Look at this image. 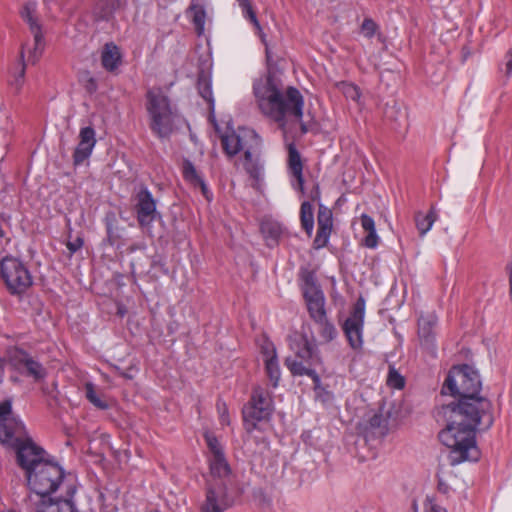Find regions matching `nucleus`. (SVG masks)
I'll return each mask as SVG.
<instances>
[{
	"mask_svg": "<svg viewBox=\"0 0 512 512\" xmlns=\"http://www.w3.org/2000/svg\"><path fill=\"white\" fill-rule=\"evenodd\" d=\"M262 146V139L255 130L248 127L230 129L226 124V155L243 151L239 165H242L257 190L261 189L264 180V163L260 157Z\"/></svg>",
	"mask_w": 512,
	"mask_h": 512,
	"instance_id": "7ed1b4c3",
	"label": "nucleus"
},
{
	"mask_svg": "<svg viewBox=\"0 0 512 512\" xmlns=\"http://www.w3.org/2000/svg\"><path fill=\"white\" fill-rule=\"evenodd\" d=\"M317 233L314 239V246L320 249L327 245L333 227L332 212L329 208L320 205L317 215Z\"/></svg>",
	"mask_w": 512,
	"mask_h": 512,
	"instance_id": "a211bd4d",
	"label": "nucleus"
},
{
	"mask_svg": "<svg viewBox=\"0 0 512 512\" xmlns=\"http://www.w3.org/2000/svg\"><path fill=\"white\" fill-rule=\"evenodd\" d=\"M219 481V484L213 485L208 482L206 490V499L201 506V512H221V505L219 501V495L222 491V477L214 478Z\"/></svg>",
	"mask_w": 512,
	"mask_h": 512,
	"instance_id": "393cba45",
	"label": "nucleus"
},
{
	"mask_svg": "<svg viewBox=\"0 0 512 512\" xmlns=\"http://www.w3.org/2000/svg\"><path fill=\"white\" fill-rule=\"evenodd\" d=\"M273 410L271 395L262 387L253 390L251 399L243 408V419L248 439L256 442L260 450L268 448L266 430Z\"/></svg>",
	"mask_w": 512,
	"mask_h": 512,
	"instance_id": "39448f33",
	"label": "nucleus"
},
{
	"mask_svg": "<svg viewBox=\"0 0 512 512\" xmlns=\"http://www.w3.org/2000/svg\"><path fill=\"white\" fill-rule=\"evenodd\" d=\"M338 88L347 99H350V100L355 101L356 103H359L361 93H360L359 88L356 85L349 83V82H340L338 84Z\"/></svg>",
	"mask_w": 512,
	"mask_h": 512,
	"instance_id": "c9c22d12",
	"label": "nucleus"
},
{
	"mask_svg": "<svg viewBox=\"0 0 512 512\" xmlns=\"http://www.w3.org/2000/svg\"><path fill=\"white\" fill-rule=\"evenodd\" d=\"M11 402L4 401L0 404V421L6 418H10L9 415L11 413Z\"/></svg>",
	"mask_w": 512,
	"mask_h": 512,
	"instance_id": "a18cd8bd",
	"label": "nucleus"
},
{
	"mask_svg": "<svg viewBox=\"0 0 512 512\" xmlns=\"http://www.w3.org/2000/svg\"><path fill=\"white\" fill-rule=\"evenodd\" d=\"M30 436L25 425L18 419L10 417L0 421V440L13 449Z\"/></svg>",
	"mask_w": 512,
	"mask_h": 512,
	"instance_id": "4468645a",
	"label": "nucleus"
},
{
	"mask_svg": "<svg viewBox=\"0 0 512 512\" xmlns=\"http://www.w3.org/2000/svg\"><path fill=\"white\" fill-rule=\"evenodd\" d=\"M85 395L89 402L92 403L95 407L102 410L108 408L107 402L102 400L100 396L97 394L95 390V385L93 383L87 382L85 384Z\"/></svg>",
	"mask_w": 512,
	"mask_h": 512,
	"instance_id": "f704fd0d",
	"label": "nucleus"
},
{
	"mask_svg": "<svg viewBox=\"0 0 512 512\" xmlns=\"http://www.w3.org/2000/svg\"><path fill=\"white\" fill-rule=\"evenodd\" d=\"M302 292L309 315L312 319L319 318L326 314L324 293L312 274H308L304 277Z\"/></svg>",
	"mask_w": 512,
	"mask_h": 512,
	"instance_id": "9b49d317",
	"label": "nucleus"
},
{
	"mask_svg": "<svg viewBox=\"0 0 512 512\" xmlns=\"http://www.w3.org/2000/svg\"><path fill=\"white\" fill-rule=\"evenodd\" d=\"M318 361L319 358L314 351V346L305 340L304 346L297 352L296 358H287L285 364L293 375H307L313 380V375L318 374L315 370L311 369L310 366L316 364Z\"/></svg>",
	"mask_w": 512,
	"mask_h": 512,
	"instance_id": "f8f14e48",
	"label": "nucleus"
},
{
	"mask_svg": "<svg viewBox=\"0 0 512 512\" xmlns=\"http://www.w3.org/2000/svg\"><path fill=\"white\" fill-rule=\"evenodd\" d=\"M300 221L303 229L311 236L314 228V211L309 201H303L301 204Z\"/></svg>",
	"mask_w": 512,
	"mask_h": 512,
	"instance_id": "473e14b6",
	"label": "nucleus"
},
{
	"mask_svg": "<svg viewBox=\"0 0 512 512\" xmlns=\"http://www.w3.org/2000/svg\"><path fill=\"white\" fill-rule=\"evenodd\" d=\"M378 28L373 19L365 18L361 24L360 32L364 37L371 39L378 32Z\"/></svg>",
	"mask_w": 512,
	"mask_h": 512,
	"instance_id": "e433bc0d",
	"label": "nucleus"
},
{
	"mask_svg": "<svg viewBox=\"0 0 512 512\" xmlns=\"http://www.w3.org/2000/svg\"><path fill=\"white\" fill-rule=\"evenodd\" d=\"M95 130L90 127H83L79 132V143L73 153L74 165H81L87 160L96 145Z\"/></svg>",
	"mask_w": 512,
	"mask_h": 512,
	"instance_id": "f3484780",
	"label": "nucleus"
},
{
	"mask_svg": "<svg viewBox=\"0 0 512 512\" xmlns=\"http://www.w3.org/2000/svg\"><path fill=\"white\" fill-rule=\"evenodd\" d=\"M187 16L194 24L196 33L200 36L204 32L206 12L202 5L192 2L187 9Z\"/></svg>",
	"mask_w": 512,
	"mask_h": 512,
	"instance_id": "7c9ffc66",
	"label": "nucleus"
},
{
	"mask_svg": "<svg viewBox=\"0 0 512 512\" xmlns=\"http://www.w3.org/2000/svg\"><path fill=\"white\" fill-rule=\"evenodd\" d=\"M370 424L372 427H380L381 426V416L374 415L370 420Z\"/></svg>",
	"mask_w": 512,
	"mask_h": 512,
	"instance_id": "09e8293b",
	"label": "nucleus"
},
{
	"mask_svg": "<svg viewBox=\"0 0 512 512\" xmlns=\"http://www.w3.org/2000/svg\"><path fill=\"white\" fill-rule=\"evenodd\" d=\"M225 469H226V473H227V472L229 471V467H228V465H227V464H226V466H225Z\"/></svg>",
	"mask_w": 512,
	"mask_h": 512,
	"instance_id": "864d4df0",
	"label": "nucleus"
},
{
	"mask_svg": "<svg viewBox=\"0 0 512 512\" xmlns=\"http://www.w3.org/2000/svg\"><path fill=\"white\" fill-rule=\"evenodd\" d=\"M508 269H509V284H510V288H511V291H512V264H510L508 266Z\"/></svg>",
	"mask_w": 512,
	"mask_h": 512,
	"instance_id": "8fccbe9b",
	"label": "nucleus"
},
{
	"mask_svg": "<svg viewBox=\"0 0 512 512\" xmlns=\"http://www.w3.org/2000/svg\"><path fill=\"white\" fill-rule=\"evenodd\" d=\"M0 275L13 295L24 294L33 284L28 268L19 259L6 256L0 263Z\"/></svg>",
	"mask_w": 512,
	"mask_h": 512,
	"instance_id": "6e6552de",
	"label": "nucleus"
},
{
	"mask_svg": "<svg viewBox=\"0 0 512 512\" xmlns=\"http://www.w3.org/2000/svg\"><path fill=\"white\" fill-rule=\"evenodd\" d=\"M388 384L393 388L401 389L404 387L405 381L396 370L391 369L388 375Z\"/></svg>",
	"mask_w": 512,
	"mask_h": 512,
	"instance_id": "58836bf2",
	"label": "nucleus"
},
{
	"mask_svg": "<svg viewBox=\"0 0 512 512\" xmlns=\"http://www.w3.org/2000/svg\"><path fill=\"white\" fill-rule=\"evenodd\" d=\"M365 308L366 301L364 297L360 296L354 303L349 316L342 324L347 341L354 350L361 349L363 346Z\"/></svg>",
	"mask_w": 512,
	"mask_h": 512,
	"instance_id": "1a4fd4ad",
	"label": "nucleus"
},
{
	"mask_svg": "<svg viewBox=\"0 0 512 512\" xmlns=\"http://www.w3.org/2000/svg\"><path fill=\"white\" fill-rule=\"evenodd\" d=\"M205 440L209 447L212 456L210 458V476L212 478H221L224 472V457L221 451L220 443L218 439L211 433L206 432Z\"/></svg>",
	"mask_w": 512,
	"mask_h": 512,
	"instance_id": "aec40b11",
	"label": "nucleus"
},
{
	"mask_svg": "<svg viewBox=\"0 0 512 512\" xmlns=\"http://www.w3.org/2000/svg\"><path fill=\"white\" fill-rule=\"evenodd\" d=\"M135 200V211L139 225L149 227L159 217L155 199L146 187H142L137 192Z\"/></svg>",
	"mask_w": 512,
	"mask_h": 512,
	"instance_id": "ddd939ff",
	"label": "nucleus"
},
{
	"mask_svg": "<svg viewBox=\"0 0 512 512\" xmlns=\"http://www.w3.org/2000/svg\"><path fill=\"white\" fill-rule=\"evenodd\" d=\"M313 320L317 324L318 332L324 341L330 342L336 338L337 329L335 325L328 319L327 313Z\"/></svg>",
	"mask_w": 512,
	"mask_h": 512,
	"instance_id": "2f4dec72",
	"label": "nucleus"
},
{
	"mask_svg": "<svg viewBox=\"0 0 512 512\" xmlns=\"http://www.w3.org/2000/svg\"><path fill=\"white\" fill-rule=\"evenodd\" d=\"M28 485L38 498L47 497L55 492L64 479V471L52 459L42 462L40 466L26 475Z\"/></svg>",
	"mask_w": 512,
	"mask_h": 512,
	"instance_id": "0eeeda50",
	"label": "nucleus"
},
{
	"mask_svg": "<svg viewBox=\"0 0 512 512\" xmlns=\"http://www.w3.org/2000/svg\"><path fill=\"white\" fill-rule=\"evenodd\" d=\"M479 412H471L469 405L443 407L446 426L439 432L440 442L449 449L452 465L465 461H477L480 451L476 444V430L489 429L494 422L491 402H480Z\"/></svg>",
	"mask_w": 512,
	"mask_h": 512,
	"instance_id": "f257e3e1",
	"label": "nucleus"
},
{
	"mask_svg": "<svg viewBox=\"0 0 512 512\" xmlns=\"http://www.w3.org/2000/svg\"><path fill=\"white\" fill-rule=\"evenodd\" d=\"M208 120H209L210 124L213 126L216 137L219 139L220 144H221L222 148L224 149V132L222 131L220 125L216 121L213 112L210 113Z\"/></svg>",
	"mask_w": 512,
	"mask_h": 512,
	"instance_id": "a19ab883",
	"label": "nucleus"
},
{
	"mask_svg": "<svg viewBox=\"0 0 512 512\" xmlns=\"http://www.w3.org/2000/svg\"><path fill=\"white\" fill-rule=\"evenodd\" d=\"M89 84H90L92 90L96 89V82H95V80L93 78H91L89 80Z\"/></svg>",
	"mask_w": 512,
	"mask_h": 512,
	"instance_id": "3c124183",
	"label": "nucleus"
},
{
	"mask_svg": "<svg viewBox=\"0 0 512 512\" xmlns=\"http://www.w3.org/2000/svg\"><path fill=\"white\" fill-rule=\"evenodd\" d=\"M308 197L313 201L318 200L320 198V190H319L318 185H315L313 187V189L310 191Z\"/></svg>",
	"mask_w": 512,
	"mask_h": 512,
	"instance_id": "de8ad7c7",
	"label": "nucleus"
},
{
	"mask_svg": "<svg viewBox=\"0 0 512 512\" xmlns=\"http://www.w3.org/2000/svg\"><path fill=\"white\" fill-rule=\"evenodd\" d=\"M25 22L29 25V29L34 37V48L29 56V60H31L32 63H35L41 55L44 46L42 27L38 21L36 13L26 19Z\"/></svg>",
	"mask_w": 512,
	"mask_h": 512,
	"instance_id": "a878e982",
	"label": "nucleus"
},
{
	"mask_svg": "<svg viewBox=\"0 0 512 512\" xmlns=\"http://www.w3.org/2000/svg\"><path fill=\"white\" fill-rule=\"evenodd\" d=\"M438 219L436 210L432 207L428 213L419 211L415 214V224L421 237L425 236Z\"/></svg>",
	"mask_w": 512,
	"mask_h": 512,
	"instance_id": "c756f323",
	"label": "nucleus"
},
{
	"mask_svg": "<svg viewBox=\"0 0 512 512\" xmlns=\"http://www.w3.org/2000/svg\"><path fill=\"white\" fill-rule=\"evenodd\" d=\"M360 222L363 230L367 233L363 239V245L370 249H375L379 244V236L376 232L375 221L367 214H362Z\"/></svg>",
	"mask_w": 512,
	"mask_h": 512,
	"instance_id": "c85d7f7f",
	"label": "nucleus"
},
{
	"mask_svg": "<svg viewBox=\"0 0 512 512\" xmlns=\"http://www.w3.org/2000/svg\"><path fill=\"white\" fill-rule=\"evenodd\" d=\"M288 174L292 188L305 196L303 164L299 152L293 145L289 146L288 151Z\"/></svg>",
	"mask_w": 512,
	"mask_h": 512,
	"instance_id": "dca6fc26",
	"label": "nucleus"
},
{
	"mask_svg": "<svg viewBox=\"0 0 512 512\" xmlns=\"http://www.w3.org/2000/svg\"><path fill=\"white\" fill-rule=\"evenodd\" d=\"M149 128L160 139L169 138L174 132L178 111L162 88H150L145 95Z\"/></svg>",
	"mask_w": 512,
	"mask_h": 512,
	"instance_id": "423d86ee",
	"label": "nucleus"
},
{
	"mask_svg": "<svg viewBox=\"0 0 512 512\" xmlns=\"http://www.w3.org/2000/svg\"><path fill=\"white\" fill-rule=\"evenodd\" d=\"M438 318L434 312L421 315L418 320V335L422 344L430 346L435 339Z\"/></svg>",
	"mask_w": 512,
	"mask_h": 512,
	"instance_id": "412c9836",
	"label": "nucleus"
},
{
	"mask_svg": "<svg viewBox=\"0 0 512 512\" xmlns=\"http://www.w3.org/2000/svg\"><path fill=\"white\" fill-rule=\"evenodd\" d=\"M12 360L19 370L25 373V375L32 377L35 381L45 378L46 369L26 351L22 349L15 350Z\"/></svg>",
	"mask_w": 512,
	"mask_h": 512,
	"instance_id": "2eb2a0df",
	"label": "nucleus"
},
{
	"mask_svg": "<svg viewBox=\"0 0 512 512\" xmlns=\"http://www.w3.org/2000/svg\"><path fill=\"white\" fill-rule=\"evenodd\" d=\"M198 88H199L201 96L206 100H210L211 89H210L209 84L206 81H199Z\"/></svg>",
	"mask_w": 512,
	"mask_h": 512,
	"instance_id": "c03bdc74",
	"label": "nucleus"
},
{
	"mask_svg": "<svg viewBox=\"0 0 512 512\" xmlns=\"http://www.w3.org/2000/svg\"><path fill=\"white\" fill-rule=\"evenodd\" d=\"M425 512H447V510L429 500L425 504Z\"/></svg>",
	"mask_w": 512,
	"mask_h": 512,
	"instance_id": "49530a36",
	"label": "nucleus"
},
{
	"mask_svg": "<svg viewBox=\"0 0 512 512\" xmlns=\"http://www.w3.org/2000/svg\"><path fill=\"white\" fill-rule=\"evenodd\" d=\"M36 13V3L35 2H28L26 3L21 12L20 15L22 19L25 21L29 17L33 16Z\"/></svg>",
	"mask_w": 512,
	"mask_h": 512,
	"instance_id": "79ce46f5",
	"label": "nucleus"
},
{
	"mask_svg": "<svg viewBox=\"0 0 512 512\" xmlns=\"http://www.w3.org/2000/svg\"><path fill=\"white\" fill-rule=\"evenodd\" d=\"M260 231L266 241L267 246L273 247L278 243L283 229L279 222L270 218H265L260 224Z\"/></svg>",
	"mask_w": 512,
	"mask_h": 512,
	"instance_id": "bb28decb",
	"label": "nucleus"
},
{
	"mask_svg": "<svg viewBox=\"0 0 512 512\" xmlns=\"http://www.w3.org/2000/svg\"><path fill=\"white\" fill-rule=\"evenodd\" d=\"M84 241L81 237H76L74 240L67 242V248L71 254L77 252L82 248Z\"/></svg>",
	"mask_w": 512,
	"mask_h": 512,
	"instance_id": "37998d69",
	"label": "nucleus"
},
{
	"mask_svg": "<svg viewBox=\"0 0 512 512\" xmlns=\"http://www.w3.org/2000/svg\"><path fill=\"white\" fill-rule=\"evenodd\" d=\"M482 388V381L477 370L464 364L462 366L453 367L442 386V394L459 397L457 402H452L444 407H459L469 405L471 412H479L480 402H490L485 397L479 396Z\"/></svg>",
	"mask_w": 512,
	"mask_h": 512,
	"instance_id": "20e7f679",
	"label": "nucleus"
},
{
	"mask_svg": "<svg viewBox=\"0 0 512 512\" xmlns=\"http://www.w3.org/2000/svg\"><path fill=\"white\" fill-rule=\"evenodd\" d=\"M18 465L25 471L26 475L40 466L49 458L48 453L38 446L31 437L14 448Z\"/></svg>",
	"mask_w": 512,
	"mask_h": 512,
	"instance_id": "9d476101",
	"label": "nucleus"
},
{
	"mask_svg": "<svg viewBox=\"0 0 512 512\" xmlns=\"http://www.w3.org/2000/svg\"><path fill=\"white\" fill-rule=\"evenodd\" d=\"M122 63L119 47L113 42L106 43L101 51L102 67L108 72H114Z\"/></svg>",
	"mask_w": 512,
	"mask_h": 512,
	"instance_id": "4be33fe9",
	"label": "nucleus"
},
{
	"mask_svg": "<svg viewBox=\"0 0 512 512\" xmlns=\"http://www.w3.org/2000/svg\"><path fill=\"white\" fill-rule=\"evenodd\" d=\"M125 4L126 0H96L93 15L96 20H110Z\"/></svg>",
	"mask_w": 512,
	"mask_h": 512,
	"instance_id": "b1692460",
	"label": "nucleus"
},
{
	"mask_svg": "<svg viewBox=\"0 0 512 512\" xmlns=\"http://www.w3.org/2000/svg\"><path fill=\"white\" fill-rule=\"evenodd\" d=\"M312 381L314 383L316 400L320 401L325 406L331 405L334 401V394L322 386L319 375H313Z\"/></svg>",
	"mask_w": 512,
	"mask_h": 512,
	"instance_id": "72a5a7b5",
	"label": "nucleus"
},
{
	"mask_svg": "<svg viewBox=\"0 0 512 512\" xmlns=\"http://www.w3.org/2000/svg\"><path fill=\"white\" fill-rule=\"evenodd\" d=\"M25 71L26 65L24 63V49L22 48L20 52L19 71L15 74L14 81L12 82V85H14L17 90L20 89L23 84Z\"/></svg>",
	"mask_w": 512,
	"mask_h": 512,
	"instance_id": "4c0bfd02",
	"label": "nucleus"
},
{
	"mask_svg": "<svg viewBox=\"0 0 512 512\" xmlns=\"http://www.w3.org/2000/svg\"><path fill=\"white\" fill-rule=\"evenodd\" d=\"M261 349L266 374L272 382V386L275 388L278 386L281 378V370L277 360L276 349L271 342H265Z\"/></svg>",
	"mask_w": 512,
	"mask_h": 512,
	"instance_id": "6ab92c4d",
	"label": "nucleus"
},
{
	"mask_svg": "<svg viewBox=\"0 0 512 512\" xmlns=\"http://www.w3.org/2000/svg\"><path fill=\"white\" fill-rule=\"evenodd\" d=\"M3 512H16V511L13 509H9V510L3 511Z\"/></svg>",
	"mask_w": 512,
	"mask_h": 512,
	"instance_id": "603ef678",
	"label": "nucleus"
},
{
	"mask_svg": "<svg viewBox=\"0 0 512 512\" xmlns=\"http://www.w3.org/2000/svg\"><path fill=\"white\" fill-rule=\"evenodd\" d=\"M182 174L185 181L189 182L194 187H199L203 195L209 200V196L207 195V187L204 181L197 172L193 163L188 159H184L183 161Z\"/></svg>",
	"mask_w": 512,
	"mask_h": 512,
	"instance_id": "cd10ccee",
	"label": "nucleus"
},
{
	"mask_svg": "<svg viewBox=\"0 0 512 512\" xmlns=\"http://www.w3.org/2000/svg\"><path fill=\"white\" fill-rule=\"evenodd\" d=\"M236 2L238 3L239 7H241L242 14H243L244 18L249 19L251 21V23L253 24V26L255 27V29L257 30V34L259 35L261 42L265 45L266 58L268 61H271L272 55H271L270 47L267 43L266 35L263 32V29L256 17V14L252 9L250 1L249 0H236Z\"/></svg>",
	"mask_w": 512,
	"mask_h": 512,
	"instance_id": "5701e85b",
	"label": "nucleus"
},
{
	"mask_svg": "<svg viewBox=\"0 0 512 512\" xmlns=\"http://www.w3.org/2000/svg\"><path fill=\"white\" fill-rule=\"evenodd\" d=\"M105 221L108 239L110 242H113L118 236L116 233L117 228L114 226V223L116 222L115 215L113 213L107 215Z\"/></svg>",
	"mask_w": 512,
	"mask_h": 512,
	"instance_id": "ea45409f",
	"label": "nucleus"
},
{
	"mask_svg": "<svg viewBox=\"0 0 512 512\" xmlns=\"http://www.w3.org/2000/svg\"><path fill=\"white\" fill-rule=\"evenodd\" d=\"M253 93L260 111L274 121L302 120L304 99L298 89L288 87L283 91L281 82L267 74L254 81Z\"/></svg>",
	"mask_w": 512,
	"mask_h": 512,
	"instance_id": "f03ea898",
	"label": "nucleus"
}]
</instances>
